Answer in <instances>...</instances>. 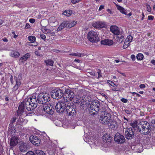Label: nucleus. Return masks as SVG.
Masks as SVG:
<instances>
[{
	"instance_id": "obj_44",
	"label": "nucleus",
	"mask_w": 155,
	"mask_h": 155,
	"mask_svg": "<svg viewBox=\"0 0 155 155\" xmlns=\"http://www.w3.org/2000/svg\"><path fill=\"white\" fill-rule=\"evenodd\" d=\"M54 61L51 60H49V65L53 66Z\"/></svg>"
},
{
	"instance_id": "obj_43",
	"label": "nucleus",
	"mask_w": 155,
	"mask_h": 155,
	"mask_svg": "<svg viewBox=\"0 0 155 155\" xmlns=\"http://www.w3.org/2000/svg\"><path fill=\"white\" fill-rule=\"evenodd\" d=\"M31 28V26L29 23H26L25 26V28L26 29H29Z\"/></svg>"
},
{
	"instance_id": "obj_59",
	"label": "nucleus",
	"mask_w": 155,
	"mask_h": 155,
	"mask_svg": "<svg viewBox=\"0 0 155 155\" xmlns=\"http://www.w3.org/2000/svg\"><path fill=\"white\" fill-rule=\"evenodd\" d=\"M125 112L127 114H130L131 112L130 110H125Z\"/></svg>"
},
{
	"instance_id": "obj_37",
	"label": "nucleus",
	"mask_w": 155,
	"mask_h": 155,
	"mask_svg": "<svg viewBox=\"0 0 155 155\" xmlns=\"http://www.w3.org/2000/svg\"><path fill=\"white\" fill-rule=\"evenodd\" d=\"M107 82L110 85L114 87V86H116V85L114 83L113 81H107Z\"/></svg>"
},
{
	"instance_id": "obj_54",
	"label": "nucleus",
	"mask_w": 155,
	"mask_h": 155,
	"mask_svg": "<svg viewBox=\"0 0 155 155\" xmlns=\"http://www.w3.org/2000/svg\"><path fill=\"white\" fill-rule=\"evenodd\" d=\"M151 123L153 126L155 127V120H152L151 121Z\"/></svg>"
},
{
	"instance_id": "obj_56",
	"label": "nucleus",
	"mask_w": 155,
	"mask_h": 155,
	"mask_svg": "<svg viewBox=\"0 0 155 155\" xmlns=\"http://www.w3.org/2000/svg\"><path fill=\"white\" fill-rule=\"evenodd\" d=\"M154 17L151 15L149 16H148V19L149 20H153Z\"/></svg>"
},
{
	"instance_id": "obj_19",
	"label": "nucleus",
	"mask_w": 155,
	"mask_h": 155,
	"mask_svg": "<svg viewBox=\"0 0 155 155\" xmlns=\"http://www.w3.org/2000/svg\"><path fill=\"white\" fill-rule=\"evenodd\" d=\"M30 54L29 53H27L25 54L23 57H21L20 58L19 61L23 62L26 61L28 58H30Z\"/></svg>"
},
{
	"instance_id": "obj_55",
	"label": "nucleus",
	"mask_w": 155,
	"mask_h": 155,
	"mask_svg": "<svg viewBox=\"0 0 155 155\" xmlns=\"http://www.w3.org/2000/svg\"><path fill=\"white\" fill-rule=\"evenodd\" d=\"M139 87L142 89L145 87V85L144 84H142L140 85Z\"/></svg>"
},
{
	"instance_id": "obj_41",
	"label": "nucleus",
	"mask_w": 155,
	"mask_h": 155,
	"mask_svg": "<svg viewBox=\"0 0 155 155\" xmlns=\"http://www.w3.org/2000/svg\"><path fill=\"white\" fill-rule=\"evenodd\" d=\"M26 155H35V154L33 152L29 151L26 153Z\"/></svg>"
},
{
	"instance_id": "obj_45",
	"label": "nucleus",
	"mask_w": 155,
	"mask_h": 155,
	"mask_svg": "<svg viewBox=\"0 0 155 155\" xmlns=\"http://www.w3.org/2000/svg\"><path fill=\"white\" fill-rule=\"evenodd\" d=\"M63 28H64L63 27H62L60 25L58 28L57 31H59L61 30Z\"/></svg>"
},
{
	"instance_id": "obj_29",
	"label": "nucleus",
	"mask_w": 155,
	"mask_h": 155,
	"mask_svg": "<svg viewBox=\"0 0 155 155\" xmlns=\"http://www.w3.org/2000/svg\"><path fill=\"white\" fill-rule=\"evenodd\" d=\"M105 26V24L104 22H102L98 21V27L99 28H102L104 27Z\"/></svg>"
},
{
	"instance_id": "obj_35",
	"label": "nucleus",
	"mask_w": 155,
	"mask_h": 155,
	"mask_svg": "<svg viewBox=\"0 0 155 155\" xmlns=\"http://www.w3.org/2000/svg\"><path fill=\"white\" fill-rule=\"evenodd\" d=\"M92 26L95 28H99L98 27V21L95 22L93 23Z\"/></svg>"
},
{
	"instance_id": "obj_24",
	"label": "nucleus",
	"mask_w": 155,
	"mask_h": 155,
	"mask_svg": "<svg viewBox=\"0 0 155 155\" xmlns=\"http://www.w3.org/2000/svg\"><path fill=\"white\" fill-rule=\"evenodd\" d=\"M72 13V11L71 10H66L64 12L63 14L67 17L70 16Z\"/></svg>"
},
{
	"instance_id": "obj_34",
	"label": "nucleus",
	"mask_w": 155,
	"mask_h": 155,
	"mask_svg": "<svg viewBox=\"0 0 155 155\" xmlns=\"http://www.w3.org/2000/svg\"><path fill=\"white\" fill-rule=\"evenodd\" d=\"M97 73L98 74V77H97V79H99V78L102 77V73H101V71L100 70L98 69L97 70Z\"/></svg>"
},
{
	"instance_id": "obj_12",
	"label": "nucleus",
	"mask_w": 155,
	"mask_h": 155,
	"mask_svg": "<svg viewBox=\"0 0 155 155\" xmlns=\"http://www.w3.org/2000/svg\"><path fill=\"white\" fill-rule=\"evenodd\" d=\"M29 140L33 145L38 146L40 144L41 140L38 137L36 136H31L30 137Z\"/></svg>"
},
{
	"instance_id": "obj_36",
	"label": "nucleus",
	"mask_w": 155,
	"mask_h": 155,
	"mask_svg": "<svg viewBox=\"0 0 155 155\" xmlns=\"http://www.w3.org/2000/svg\"><path fill=\"white\" fill-rule=\"evenodd\" d=\"M16 83L15 85L19 87L21 85V83L20 81L19 80L18 81L16 80Z\"/></svg>"
},
{
	"instance_id": "obj_9",
	"label": "nucleus",
	"mask_w": 155,
	"mask_h": 155,
	"mask_svg": "<svg viewBox=\"0 0 155 155\" xmlns=\"http://www.w3.org/2000/svg\"><path fill=\"white\" fill-rule=\"evenodd\" d=\"M93 104L91 106V109L93 110V107H94V110L97 112L98 114L101 112V111H103L101 110L100 104L99 102L98 101H94L92 102Z\"/></svg>"
},
{
	"instance_id": "obj_6",
	"label": "nucleus",
	"mask_w": 155,
	"mask_h": 155,
	"mask_svg": "<svg viewBox=\"0 0 155 155\" xmlns=\"http://www.w3.org/2000/svg\"><path fill=\"white\" fill-rule=\"evenodd\" d=\"M74 97V94L72 91L69 89L65 90L64 92V98L66 102L71 101Z\"/></svg>"
},
{
	"instance_id": "obj_27",
	"label": "nucleus",
	"mask_w": 155,
	"mask_h": 155,
	"mask_svg": "<svg viewBox=\"0 0 155 155\" xmlns=\"http://www.w3.org/2000/svg\"><path fill=\"white\" fill-rule=\"evenodd\" d=\"M132 36L131 35H129L127 37L125 41L130 43L132 42Z\"/></svg>"
},
{
	"instance_id": "obj_10",
	"label": "nucleus",
	"mask_w": 155,
	"mask_h": 155,
	"mask_svg": "<svg viewBox=\"0 0 155 155\" xmlns=\"http://www.w3.org/2000/svg\"><path fill=\"white\" fill-rule=\"evenodd\" d=\"M114 140L115 141L120 144L123 143L125 140L124 136L118 132L115 134Z\"/></svg>"
},
{
	"instance_id": "obj_16",
	"label": "nucleus",
	"mask_w": 155,
	"mask_h": 155,
	"mask_svg": "<svg viewBox=\"0 0 155 155\" xmlns=\"http://www.w3.org/2000/svg\"><path fill=\"white\" fill-rule=\"evenodd\" d=\"M113 43V41L109 39H105L102 40L101 41V44L102 45H110Z\"/></svg>"
},
{
	"instance_id": "obj_58",
	"label": "nucleus",
	"mask_w": 155,
	"mask_h": 155,
	"mask_svg": "<svg viewBox=\"0 0 155 155\" xmlns=\"http://www.w3.org/2000/svg\"><path fill=\"white\" fill-rule=\"evenodd\" d=\"M35 54L36 55L38 56H40L41 55L39 52L38 51H35Z\"/></svg>"
},
{
	"instance_id": "obj_53",
	"label": "nucleus",
	"mask_w": 155,
	"mask_h": 155,
	"mask_svg": "<svg viewBox=\"0 0 155 155\" xmlns=\"http://www.w3.org/2000/svg\"><path fill=\"white\" fill-rule=\"evenodd\" d=\"M49 105H50V106H49V109H51L52 108V109H53V107L54 106V104L52 103H49Z\"/></svg>"
},
{
	"instance_id": "obj_28",
	"label": "nucleus",
	"mask_w": 155,
	"mask_h": 155,
	"mask_svg": "<svg viewBox=\"0 0 155 155\" xmlns=\"http://www.w3.org/2000/svg\"><path fill=\"white\" fill-rule=\"evenodd\" d=\"M76 109L74 108V110H71V111L68 112V115L70 116H73L76 113Z\"/></svg>"
},
{
	"instance_id": "obj_3",
	"label": "nucleus",
	"mask_w": 155,
	"mask_h": 155,
	"mask_svg": "<svg viewBox=\"0 0 155 155\" xmlns=\"http://www.w3.org/2000/svg\"><path fill=\"white\" fill-rule=\"evenodd\" d=\"M47 94L44 95L43 94H40L38 96L37 102L38 101L39 103L43 104V116L47 117H48V97Z\"/></svg>"
},
{
	"instance_id": "obj_11",
	"label": "nucleus",
	"mask_w": 155,
	"mask_h": 155,
	"mask_svg": "<svg viewBox=\"0 0 155 155\" xmlns=\"http://www.w3.org/2000/svg\"><path fill=\"white\" fill-rule=\"evenodd\" d=\"M134 132L133 129L131 128L127 129L125 132V135L126 138L128 140H130L134 137Z\"/></svg>"
},
{
	"instance_id": "obj_4",
	"label": "nucleus",
	"mask_w": 155,
	"mask_h": 155,
	"mask_svg": "<svg viewBox=\"0 0 155 155\" xmlns=\"http://www.w3.org/2000/svg\"><path fill=\"white\" fill-rule=\"evenodd\" d=\"M138 130L140 133L147 135L150 133L151 128L150 124L147 122L142 121L138 125Z\"/></svg>"
},
{
	"instance_id": "obj_8",
	"label": "nucleus",
	"mask_w": 155,
	"mask_h": 155,
	"mask_svg": "<svg viewBox=\"0 0 155 155\" xmlns=\"http://www.w3.org/2000/svg\"><path fill=\"white\" fill-rule=\"evenodd\" d=\"M67 104L62 101H59L55 106L57 111L59 112H63L65 110Z\"/></svg>"
},
{
	"instance_id": "obj_26",
	"label": "nucleus",
	"mask_w": 155,
	"mask_h": 155,
	"mask_svg": "<svg viewBox=\"0 0 155 155\" xmlns=\"http://www.w3.org/2000/svg\"><path fill=\"white\" fill-rule=\"evenodd\" d=\"M130 125L134 129V130H136V128H137V122L136 121L130 124Z\"/></svg>"
},
{
	"instance_id": "obj_60",
	"label": "nucleus",
	"mask_w": 155,
	"mask_h": 155,
	"mask_svg": "<svg viewBox=\"0 0 155 155\" xmlns=\"http://www.w3.org/2000/svg\"><path fill=\"white\" fill-rule=\"evenodd\" d=\"M2 40L4 42H7L8 41V40L6 38H2Z\"/></svg>"
},
{
	"instance_id": "obj_17",
	"label": "nucleus",
	"mask_w": 155,
	"mask_h": 155,
	"mask_svg": "<svg viewBox=\"0 0 155 155\" xmlns=\"http://www.w3.org/2000/svg\"><path fill=\"white\" fill-rule=\"evenodd\" d=\"M17 143L18 138L14 136L11 139L10 142V145L12 146H14L16 145Z\"/></svg>"
},
{
	"instance_id": "obj_42",
	"label": "nucleus",
	"mask_w": 155,
	"mask_h": 155,
	"mask_svg": "<svg viewBox=\"0 0 155 155\" xmlns=\"http://www.w3.org/2000/svg\"><path fill=\"white\" fill-rule=\"evenodd\" d=\"M16 120H17V117H14L11 120V122L12 123H13L15 122L16 121Z\"/></svg>"
},
{
	"instance_id": "obj_18",
	"label": "nucleus",
	"mask_w": 155,
	"mask_h": 155,
	"mask_svg": "<svg viewBox=\"0 0 155 155\" xmlns=\"http://www.w3.org/2000/svg\"><path fill=\"white\" fill-rule=\"evenodd\" d=\"M116 6L117 9L120 12L125 15H127L126 10L124 8L116 4Z\"/></svg>"
},
{
	"instance_id": "obj_51",
	"label": "nucleus",
	"mask_w": 155,
	"mask_h": 155,
	"mask_svg": "<svg viewBox=\"0 0 155 155\" xmlns=\"http://www.w3.org/2000/svg\"><path fill=\"white\" fill-rule=\"evenodd\" d=\"M121 101L123 102L126 103L127 102V100L125 98H122L121 99Z\"/></svg>"
},
{
	"instance_id": "obj_13",
	"label": "nucleus",
	"mask_w": 155,
	"mask_h": 155,
	"mask_svg": "<svg viewBox=\"0 0 155 155\" xmlns=\"http://www.w3.org/2000/svg\"><path fill=\"white\" fill-rule=\"evenodd\" d=\"M110 31L114 34L119 35L120 32L118 29V28L116 26H111L110 27Z\"/></svg>"
},
{
	"instance_id": "obj_32",
	"label": "nucleus",
	"mask_w": 155,
	"mask_h": 155,
	"mask_svg": "<svg viewBox=\"0 0 155 155\" xmlns=\"http://www.w3.org/2000/svg\"><path fill=\"white\" fill-rule=\"evenodd\" d=\"M37 134L40 135H43V136L45 137L46 136H47L46 134L44 132H41L39 131H36Z\"/></svg>"
},
{
	"instance_id": "obj_61",
	"label": "nucleus",
	"mask_w": 155,
	"mask_h": 155,
	"mask_svg": "<svg viewBox=\"0 0 155 155\" xmlns=\"http://www.w3.org/2000/svg\"><path fill=\"white\" fill-rule=\"evenodd\" d=\"M140 147V148H141V150H138L137 152H142L143 150V148H142V147H141V146H136V147Z\"/></svg>"
},
{
	"instance_id": "obj_25",
	"label": "nucleus",
	"mask_w": 155,
	"mask_h": 155,
	"mask_svg": "<svg viewBox=\"0 0 155 155\" xmlns=\"http://www.w3.org/2000/svg\"><path fill=\"white\" fill-rule=\"evenodd\" d=\"M34 151L36 153V155H45V153L41 150H36Z\"/></svg>"
},
{
	"instance_id": "obj_39",
	"label": "nucleus",
	"mask_w": 155,
	"mask_h": 155,
	"mask_svg": "<svg viewBox=\"0 0 155 155\" xmlns=\"http://www.w3.org/2000/svg\"><path fill=\"white\" fill-rule=\"evenodd\" d=\"M40 37L41 38L44 40H45L46 38V36L45 35L43 34H40Z\"/></svg>"
},
{
	"instance_id": "obj_1",
	"label": "nucleus",
	"mask_w": 155,
	"mask_h": 155,
	"mask_svg": "<svg viewBox=\"0 0 155 155\" xmlns=\"http://www.w3.org/2000/svg\"><path fill=\"white\" fill-rule=\"evenodd\" d=\"M37 102L36 96L33 95L31 97L26 98L21 102L17 111L18 116H17V124L23 125L27 123V120L23 119V118L26 116L25 112L24 111L25 107L28 111L33 110L36 107Z\"/></svg>"
},
{
	"instance_id": "obj_63",
	"label": "nucleus",
	"mask_w": 155,
	"mask_h": 155,
	"mask_svg": "<svg viewBox=\"0 0 155 155\" xmlns=\"http://www.w3.org/2000/svg\"><path fill=\"white\" fill-rule=\"evenodd\" d=\"M148 101L149 103L155 102V99L149 100Z\"/></svg>"
},
{
	"instance_id": "obj_52",
	"label": "nucleus",
	"mask_w": 155,
	"mask_h": 155,
	"mask_svg": "<svg viewBox=\"0 0 155 155\" xmlns=\"http://www.w3.org/2000/svg\"><path fill=\"white\" fill-rule=\"evenodd\" d=\"M131 58L133 61H134L135 59V56L134 55L132 54L131 55Z\"/></svg>"
},
{
	"instance_id": "obj_33",
	"label": "nucleus",
	"mask_w": 155,
	"mask_h": 155,
	"mask_svg": "<svg viewBox=\"0 0 155 155\" xmlns=\"http://www.w3.org/2000/svg\"><path fill=\"white\" fill-rule=\"evenodd\" d=\"M68 23V21H64L61 24V25L62 27H63L64 28L65 27L67 26V25Z\"/></svg>"
},
{
	"instance_id": "obj_14",
	"label": "nucleus",
	"mask_w": 155,
	"mask_h": 155,
	"mask_svg": "<svg viewBox=\"0 0 155 155\" xmlns=\"http://www.w3.org/2000/svg\"><path fill=\"white\" fill-rule=\"evenodd\" d=\"M72 104H71L70 103H68L67 104L66 109L65 110H64L66 114H68V112H69V111H71V110H74V109L76 108L75 106Z\"/></svg>"
},
{
	"instance_id": "obj_40",
	"label": "nucleus",
	"mask_w": 155,
	"mask_h": 155,
	"mask_svg": "<svg viewBox=\"0 0 155 155\" xmlns=\"http://www.w3.org/2000/svg\"><path fill=\"white\" fill-rule=\"evenodd\" d=\"M74 56H78L79 57H81L82 56L83 54L79 53H74Z\"/></svg>"
},
{
	"instance_id": "obj_57",
	"label": "nucleus",
	"mask_w": 155,
	"mask_h": 155,
	"mask_svg": "<svg viewBox=\"0 0 155 155\" xmlns=\"http://www.w3.org/2000/svg\"><path fill=\"white\" fill-rule=\"evenodd\" d=\"M68 26V27L69 28H71V27H73L72 25V24H71V23H69V22H68V24L67 25Z\"/></svg>"
},
{
	"instance_id": "obj_7",
	"label": "nucleus",
	"mask_w": 155,
	"mask_h": 155,
	"mask_svg": "<svg viewBox=\"0 0 155 155\" xmlns=\"http://www.w3.org/2000/svg\"><path fill=\"white\" fill-rule=\"evenodd\" d=\"M51 94L53 98L59 99L63 97V91L61 89L55 90L51 92Z\"/></svg>"
},
{
	"instance_id": "obj_30",
	"label": "nucleus",
	"mask_w": 155,
	"mask_h": 155,
	"mask_svg": "<svg viewBox=\"0 0 155 155\" xmlns=\"http://www.w3.org/2000/svg\"><path fill=\"white\" fill-rule=\"evenodd\" d=\"M143 56L142 54H138L137 56V60H142L143 59Z\"/></svg>"
},
{
	"instance_id": "obj_31",
	"label": "nucleus",
	"mask_w": 155,
	"mask_h": 155,
	"mask_svg": "<svg viewBox=\"0 0 155 155\" xmlns=\"http://www.w3.org/2000/svg\"><path fill=\"white\" fill-rule=\"evenodd\" d=\"M130 43L127 42L125 41L123 48L124 49H125L127 48L129 45Z\"/></svg>"
},
{
	"instance_id": "obj_21",
	"label": "nucleus",
	"mask_w": 155,
	"mask_h": 155,
	"mask_svg": "<svg viewBox=\"0 0 155 155\" xmlns=\"http://www.w3.org/2000/svg\"><path fill=\"white\" fill-rule=\"evenodd\" d=\"M103 139L104 140H105V142H110L111 141V140L112 139L111 137L107 135V134H105L103 137Z\"/></svg>"
},
{
	"instance_id": "obj_15",
	"label": "nucleus",
	"mask_w": 155,
	"mask_h": 155,
	"mask_svg": "<svg viewBox=\"0 0 155 155\" xmlns=\"http://www.w3.org/2000/svg\"><path fill=\"white\" fill-rule=\"evenodd\" d=\"M28 40L32 43H33V44L31 45L32 46H35L38 45V43L36 42H35L36 40V38L33 36H30L28 37Z\"/></svg>"
},
{
	"instance_id": "obj_46",
	"label": "nucleus",
	"mask_w": 155,
	"mask_h": 155,
	"mask_svg": "<svg viewBox=\"0 0 155 155\" xmlns=\"http://www.w3.org/2000/svg\"><path fill=\"white\" fill-rule=\"evenodd\" d=\"M89 73L91 75L93 76H95L97 75V74L95 73V72H94L93 71L90 72H89Z\"/></svg>"
},
{
	"instance_id": "obj_62",
	"label": "nucleus",
	"mask_w": 155,
	"mask_h": 155,
	"mask_svg": "<svg viewBox=\"0 0 155 155\" xmlns=\"http://www.w3.org/2000/svg\"><path fill=\"white\" fill-rule=\"evenodd\" d=\"M104 8V6L103 5H101L99 7V10L101 11L102 9H103Z\"/></svg>"
},
{
	"instance_id": "obj_48",
	"label": "nucleus",
	"mask_w": 155,
	"mask_h": 155,
	"mask_svg": "<svg viewBox=\"0 0 155 155\" xmlns=\"http://www.w3.org/2000/svg\"><path fill=\"white\" fill-rule=\"evenodd\" d=\"M80 0H72L71 2L72 3L76 4Z\"/></svg>"
},
{
	"instance_id": "obj_23",
	"label": "nucleus",
	"mask_w": 155,
	"mask_h": 155,
	"mask_svg": "<svg viewBox=\"0 0 155 155\" xmlns=\"http://www.w3.org/2000/svg\"><path fill=\"white\" fill-rule=\"evenodd\" d=\"M117 37V40L118 42L120 43L122 42L124 39V36L123 35L120 34V35H118Z\"/></svg>"
},
{
	"instance_id": "obj_64",
	"label": "nucleus",
	"mask_w": 155,
	"mask_h": 155,
	"mask_svg": "<svg viewBox=\"0 0 155 155\" xmlns=\"http://www.w3.org/2000/svg\"><path fill=\"white\" fill-rule=\"evenodd\" d=\"M71 23L72 25L73 26H74L76 24V22L74 21H73Z\"/></svg>"
},
{
	"instance_id": "obj_20",
	"label": "nucleus",
	"mask_w": 155,
	"mask_h": 155,
	"mask_svg": "<svg viewBox=\"0 0 155 155\" xmlns=\"http://www.w3.org/2000/svg\"><path fill=\"white\" fill-rule=\"evenodd\" d=\"M28 147L27 144L24 143L19 146V149L21 152H25L27 150Z\"/></svg>"
},
{
	"instance_id": "obj_47",
	"label": "nucleus",
	"mask_w": 155,
	"mask_h": 155,
	"mask_svg": "<svg viewBox=\"0 0 155 155\" xmlns=\"http://www.w3.org/2000/svg\"><path fill=\"white\" fill-rule=\"evenodd\" d=\"M29 21L31 23H34L35 21V20L34 18H30L29 20Z\"/></svg>"
},
{
	"instance_id": "obj_50",
	"label": "nucleus",
	"mask_w": 155,
	"mask_h": 155,
	"mask_svg": "<svg viewBox=\"0 0 155 155\" xmlns=\"http://www.w3.org/2000/svg\"><path fill=\"white\" fill-rule=\"evenodd\" d=\"M147 10L149 12H150L151 11V9L149 5H148L147 7Z\"/></svg>"
},
{
	"instance_id": "obj_5",
	"label": "nucleus",
	"mask_w": 155,
	"mask_h": 155,
	"mask_svg": "<svg viewBox=\"0 0 155 155\" xmlns=\"http://www.w3.org/2000/svg\"><path fill=\"white\" fill-rule=\"evenodd\" d=\"M87 38L91 42L95 43L100 41L97 32L93 31H89L87 34Z\"/></svg>"
},
{
	"instance_id": "obj_22",
	"label": "nucleus",
	"mask_w": 155,
	"mask_h": 155,
	"mask_svg": "<svg viewBox=\"0 0 155 155\" xmlns=\"http://www.w3.org/2000/svg\"><path fill=\"white\" fill-rule=\"evenodd\" d=\"M19 55L20 54L19 52L15 51H12L10 54V56L13 57L18 58Z\"/></svg>"
},
{
	"instance_id": "obj_38",
	"label": "nucleus",
	"mask_w": 155,
	"mask_h": 155,
	"mask_svg": "<svg viewBox=\"0 0 155 155\" xmlns=\"http://www.w3.org/2000/svg\"><path fill=\"white\" fill-rule=\"evenodd\" d=\"M49 110H49V114L52 115L54 113V108L52 109L51 108L49 109Z\"/></svg>"
},
{
	"instance_id": "obj_2",
	"label": "nucleus",
	"mask_w": 155,
	"mask_h": 155,
	"mask_svg": "<svg viewBox=\"0 0 155 155\" xmlns=\"http://www.w3.org/2000/svg\"><path fill=\"white\" fill-rule=\"evenodd\" d=\"M100 122L104 125H107L112 128H115L117 125V122L111 118V115L106 111H101Z\"/></svg>"
},
{
	"instance_id": "obj_49",
	"label": "nucleus",
	"mask_w": 155,
	"mask_h": 155,
	"mask_svg": "<svg viewBox=\"0 0 155 155\" xmlns=\"http://www.w3.org/2000/svg\"><path fill=\"white\" fill-rule=\"evenodd\" d=\"M18 88V87L15 85L12 88L13 91H16Z\"/></svg>"
}]
</instances>
